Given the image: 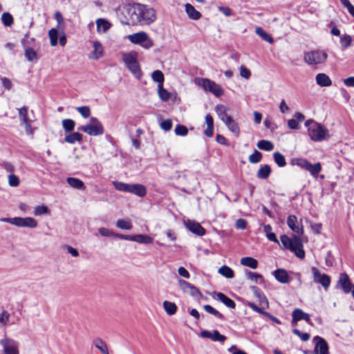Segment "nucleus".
I'll return each mask as SVG.
<instances>
[{
  "mask_svg": "<svg viewBox=\"0 0 354 354\" xmlns=\"http://www.w3.org/2000/svg\"><path fill=\"white\" fill-rule=\"evenodd\" d=\"M98 232L100 235L103 236H112L115 235V233L111 231L110 230L105 227H100L98 229Z\"/></svg>",
  "mask_w": 354,
  "mask_h": 354,
  "instance_id": "338daca9",
  "label": "nucleus"
},
{
  "mask_svg": "<svg viewBox=\"0 0 354 354\" xmlns=\"http://www.w3.org/2000/svg\"><path fill=\"white\" fill-rule=\"evenodd\" d=\"M76 110L84 118H88L91 115V109L88 106H78L76 108Z\"/></svg>",
  "mask_w": 354,
  "mask_h": 354,
  "instance_id": "5fc2aeb1",
  "label": "nucleus"
},
{
  "mask_svg": "<svg viewBox=\"0 0 354 354\" xmlns=\"http://www.w3.org/2000/svg\"><path fill=\"white\" fill-rule=\"evenodd\" d=\"M163 308L166 313L169 315L175 314L177 310L176 305L174 303L168 301H165L163 302Z\"/></svg>",
  "mask_w": 354,
  "mask_h": 354,
  "instance_id": "ea45409f",
  "label": "nucleus"
},
{
  "mask_svg": "<svg viewBox=\"0 0 354 354\" xmlns=\"http://www.w3.org/2000/svg\"><path fill=\"white\" fill-rule=\"evenodd\" d=\"M160 128L164 131H169L172 128V122L170 119L162 120L160 122Z\"/></svg>",
  "mask_w": 354,
  "mask_h": 354,
  "instance_id": "0e129e2a",
  "label": "nucleus"
},
{
  "mask_svg": "<svg viewBox=\"0 0 354 354\" xmlns=\"http://www.w3.org/2000/svg\"><path fill=\"white\" fill-rule=\"evenodd\" d=\"M255 32L257 35H258L259 37H261L263 40L266 41L272 44L274 40L272 37L268 34L262 28L257 27L255 29Z\"/></svg>",
  "mask_w": 354,
  "mask_h": 354,
  "instance_id": "c9c22d12",
  "label": "nucleus"
},
{
  "mask_svg": "<svg viewBox=\"0 0 354 354\" xmlns=\"http://www.w3.org/2000/svg\"><path fill=\"white\" fill-rule=\"evenodd\" d=\"M262 159V154L257 150H254L252 154H251L248 160L250 163L255 164L259 162Z\"/></svg>",
  "mask_w": 354,
  "mask_h": 354,
  "instance_id": "603ef678",
  "label": "nucleus"
},
{
  "mask_svg": "<svg viewBox=\"0 0 354 354\" xmlns=\"http://www.w3.org/2000/svg\"><path fill=\"white\" fill-rule=\"evenodd\" d=\"M152 80L158 83V85H163L164 82V75L162 71L159 70L154 71L151 74Z\"/></svg>",
  "mask_w": 354,
  "mask_h": 354,
  "instance_id": "49530a36",
  "label": "nucleus"
},
{
  "mask_svg": "<svg viewBox=\"0 0 354 354\" xmlns=\"http://www.w3.org/2000/svg\"><path fill=\"white\" fill-rule=\"evenodd\" d=\"M185 225L190 232L196 235L203 236L205 234V230L197 222L187 220L185 221Z\"/></svg>",
  "mask_w": 354,
  "mask_h": 354,
  "instance_id": "4468645a",
  "label": "nucleus"
},
{
  "mask_svg": "<svg viewBox=\"0 0 354 354\" xmlns=\"http://www.w3.org/2000/svg\"><path fill=\"white\" fill-rule=\"evenodd\" d=\"M127 13L132 24L149 25L156 19L155 10L144 4L129 5Z\"/></svg>",
  "mask_w": 354,
  "mask_h": 354,
  "instance_id": "f257e3e1",
  "label": "nucleus"
},
{
  "mask_svg": "<svg viewBox=\"0 0 354 354\" xmlns=\"http://www.w3.org/2000/svg\"><path fill=\"white\" fill-rule=\"evenodd\" d=\"M342 4L346 7L349 14L354 17V6L348 0H339Z\"/></svg>",
  "mask_w": 354,
  "mask_h": 354,
  "instance_id": "e2e57ef3",
  "label": "nucleus"
},
{
  "mask_svg": "<svg viewBox=\"0 0 354 354\" xmlns=\"http://www.w3.org/2000/svg\"><path fill=\"white\" fill-rule=\"evenodd\" d=\"M66 182L73 188L80 190L84 189L85 188L84 182L79 178L68 177L66 178Z\"/></svg>",
  "mask_w": 354,
  "mask_h": 354,
  "instance_id": "cd10ccee",
  "label": "nucleus"
},
{
  "mask_svg": "<svg viewBox=\"0 0 354 354\" xmlns=\"http://www.w3.org/2000/svg\"><path fill=\"white\" fill-rule=\"evenodd\" d=\"M132 241H136L140 243H151L153 242V239L145 234H136L133 235Z\"/></svg>",
  "mask_w": 354,
  "mask_h": 354,
  "instance_id": "72a5a7b5",
  "label": "nucleus"
},
{
  "mask_svg": "<svg viewBox=\"0 0 354 354\" xmlns=\"http://www.w3.org/2000/svg\"><path fill=\"white\" fill-rule=\"evenodd\" d=\"M316 83L320 86H330L332 81L325 73H318L315 77Z\"/></svg>",
  "mask_w": 354,
  "mask_h": 354,
  "instance_id": "b1692460",
  "label": "nucleus"
},
{
  "mask_svg": "<svg viewBox=\"0 0 354 354\" xmlns=\"http://www.w3.org/2000/svg\"><path fill=\"white\" fill-rule=\"evenodd\" d=\"M11 224L21 227L35 228L38 223L37 221L32 217H14L12 218Z\"/></svg>",
  "mask_w": 354,
  "mask_h": 354,
  "instance_id": "9d476101",
  "label": "nucleus"
},
{
  "mask_svg": "<svg viewBox=\"0 0 354 354\" xmlns=\"http://www.w3.org/2000/svg\"><path fill=\"white\" fill-rule=\"evenodd\" d=\"M48 212V208L45 205H38L35 207L34 209L35 216H41L42 214H47Z\"/></svg>",
  "mask_w": 354,
  "mask_h": 354,
  "instance_id": "13d9d810",
  "label": "nucleus"
},
{
  "mask_svg": "<svg viewBox=\"0 0 354 354\" xmlns=\"http://www.w3.org/2000/svg\"><path fill=\"white\" fill-rule=\"evenodd\" d=\"M62 124L66 132H71L75 129V122L72 119H64Z\"/></svg>",
  "mask_w": 354,
  "mask_h": 354,
  "instance_id": "37998d69",
  "label": "nucleus"
},
{
  "mask_svg": "<svg viewBox=\"0 0 354 354\" xmlns=\"http://www.w3.org/2000/svg\"><path fill=\"white\" fill-rule=\"evenodd\" d=\"M185 11L188 17L194 20H198L201 18V14L196 10L195 8L189 3L185 4Z\"/></svg>",
  "mask_w": 354,
  "mask_h": 354,
  "instance_id": "bb28decb",
  "label": "nucleus"
},
{
  "mask_svg": "<svg viewBox=\"0 0 354 354\" xmlns=\"http://www.w3.org/2000/svg\"><path fill=\"white\" fill-rule=\"evenodd\" d=\"M82 140V135L79 132H73L67 135L64 138V142L69 144H74L76 142H80Z\"/></svg>",
  "mask_w": 354,
  "mask_h": 354,
  "instance_id": "2f4dec72",
  "label": "nucleus"
},
{
  "mask_svg": "<svg viewBox=\"0 0 354 354\" xmlns=\"http://www.w3.org/2000/svg\"><path fill=\"white\" fill-rule=\"evenodd\" d=\"M274 278L281 283H288L290 281V278L288 272L284 269H277L273 272Z\"/></svg>",
  "mask_w": 354,
  "mask_h": 354,
  "instance_id": "aec40b11",
  "label": "nucleus"
},
{
  "mask_svg": "<svg viewBox=\"0 0 354 354\" xmlns=\"http://www.w3.org/2000/svg\"><path fill=\"white\" fill-rule=\"evenodd\" d=\"M288 227L296 234H302L304 232L303 227L298 222L297 218L295 215H290L287 219Z\"/></svg>",
  "mask_w": 354,
  "mask_h": 354,
  "instance_id": "2eb2a0df",
  "label": "nucleus"
},
{
  "mask_svg": "<svg viewBox=\"0 0 354 354\" xmlns=\"http://www.w3.org/2000/svg\"><path fill=\"white\" fill-rule=\"evenodd\" d=\"M228 108L223 104H218L215 106V111L217 113L220 120H221L224 123L230 119L232 117L227 114V111Z\"/></svg>",
  "mask_w": 354,
  "mask_h": 354,
  "instance_id": "4be33fe9",
  "label": "nucleus"
},
{
  "mask_svg": "<svg viewBox=\"0 0 354 354\" xmlns=\"http://www.w3.org/2000/svg\"><path fill=\"white\" fill-rule=\"evenodd\" d=\"M293 333L298 336L302 341L306 342L310 339V335L307 333H301L299 330L295 328L292 330Z\"/></svg>",
  "mask_w": 354,
  "mask_h": 354,
  "instance_id": "680f3d73",
  "label": "nucleus"
},
{
  "mask_svg": "<svg viewBox=\"0 0 354 354\" xmlns=\"http://www.w3.org/2000/svg\"><path fill=\"white\" fill-rule=\"evenodd\" d=\"M78 129L93 136H101L104 132L102 122L95 117H91L87 124L80 127Z\"/></svg>",
  "mask_w": 354,
  "mask_h": 354,
  "instance_id": "7ed1b4c3",
  "label": "nucleus"
},
{
  "mask_svg": "<svg viewBox=\"0 0 354 354\" xmlns=\"http://www.w3.org/2000/svg\"><path fill=\"white\" fill-rule=\"evenodd\" d=\"M203 308L207 313L215 316L216 317H218L220 319H224V316L210 305H205Z\"/></svg>",
  "mask_w": 354,
  "mask_h": 354,
  "instance_id": "09e8293b",
  "label": "nucleus"
},
{
  "mask_svg": "<svg viewBox=\"0 0 354 354\" xmlns=\"http://www.w3.org/2000/svg\"><path fill=\"white\" fill-rule=\"evenodd\" d=\"M116 226L122 230H129L132 228V223L129 219H119L116 222Z\"/></svg>",
  "mask_w": 354,
  "mask_h": 354,
  "instance_id": "79ce46f5",
  "label": "nucleus"
},
{
  "mask_svg": "<svg viewBox=\"0 0 354 354\" xmlns=\"http://www.w3.org/2000/svg\"><path fill=\"white\" fill-rule=\"evenodd\" d=\"M240 75L245 79H249L251 76V73L245 66H241L240 67Z\"/></svg>",
  "mask_w": 354,
  "mask_h": 354,
  "instance_id": "774afa93",
  "label": "nucleus"
},
{
  "mask_svg": "<svg viewBox=\"0 0 354 354\" xmlns=\"http://www.w3.org/2000/svg\"><path fill=\"white\" fill-rule=\"evenodd\" d=\"M19 117L21 121V124L24 123H27L28 122L31 121V120L28 117V107L23 106L20 109H18Z\"/></svg>",
  "mask_w": 354,
  "mask_h": 354,
  "instance_id": "e433bc0d",
  "label": "nucleus"
},
{
  "mask_svg": "<svg viewBox=\"0 0 354 354\" xmlns=\"http://www.w3.org/2000/svg\"><path fill=\"white\" fill-rule=\"evenodd\" d=\"M337 286L341 287L345 293H349L351 291L353 285L351 284L348 276L346 273H342L339 275L337 281Z\"/></svg>",
  "mask_w": 354,
  "mask_h": 354,
  "instance_id": "dca6fc26",
  "label": "nucleus"
},
{
  "mask_svg": "<svg viewBox=\"0 0 354 354\" xmlns=\"http://www.w3.org/2000/svg\"><path fill=\"white\" fill-rule=\"evenodd\" d=\"M95 346L102 353V354H109L108 347L106 343L102 341L101 339L98 338L94 341Z\"/></svg>",
  "mask_w": 354,
  "mask_h": 354,
  "instance_id": "58836bf2",
  "label": "nucleus"
},
{
  "mask_svg": "<svg viewBox=\"0 0 354 354\" xmlns=\"http://www.w3.org/2000/svg\"><path fill=\"white\" fill-rule=\"evenodd\" d=\"M127 39L133 44L140 45L144 48L148 49L153 46V41L148 35L143 31L129 35Z\"/></svg>",
  "mask_w": 354,
  "mask_h": 354,
  "instance_id": "423d86ee",
  "label": "nucleus"
},
{
  "mask_svg": "<svg viewBox=\"0 0 354 354\" xmlns=\"http://www.w3.org/2000/svg\"><path fill=\"white\" fill-rule=\"evenodd\" d=\"M313 341L315 342L314 349L315 354H329L328 346L324 339L319 336H315Z\"/></svg>",
  "mask_w": 354,
  "mask_h": 354,
  "instance_id": "ddd939ff",
  "label": "nucleus"
},
{
  "mask_svg": "<svg viewBox=\"0 0 354 354\" xmlns=\"http://www.w3.org/2000/svg\"><path fill=\"white\" fill-rule=\"evenodd\" d=\"M214 298L221 301L230 308L234 309L236 307L235 302L222 292L216 293Z\"/></svg>",
  "mask_w": 354,
  "mask_h": 354,
  "instance_id": "412c9836",
  "label": "nucleus"
},
{
  "mask_svg": "<svg viewBox=\"0 0 354 354\" xmlns=\"http://www.w3.org/2000/svg\"><path fill=\"white\" fill-rule=\"evenodd\" d=\"M308 129V136L315 142H321L328 136V131L323 125L313 120H308L305 122Z\"/></svg>",
  "mask_w": 354,
  "mask_h": 354,
  "instance_id": "f03ea898",
  "label": "nucleus"
},
{
  "mask_svg": "<svg viewBox=\"0 0 354 354\" xmlns=\"http://www.w3.org/2000/svg\"><path fill=\"white\" fill-rule=\"evenodd\" d=\"M48 36L50 38V43L52 46H55L57 44L58 32L56 28H51L48 31Z\"/></svg>",
  "mask_w": 354,
  "mask_h": 354,
  "instance_id": "de8ad7c7",
  "label": "nucleus"
},
{
  "mask_svg": "<svg viewBox=\"0 0 354 354\" xmlns=\"http://www.w3.org/2000/svg\"><path fill=\"white\" fill-rule=\"evenodd\" d=\"M271 173V168L269 165L261 166L259 169L257 176L261 179H267Z\"/></svg>",
  "mask_w": 354,
  "mask_h": 354,
  "instance_id": "7c9ffc66",
  "label": "nucleus"
},
{
  "mask_svg": "<svg viewBox=\"0 0 354 354\" xmlns=\"http://www.w3.org/2000/svg\"><path fill=\"white\" fill-rule=\"evenodd\" d=\"M292 324L293 325L296 324L301 319H304L307 322H310V316L308 313H304L302 310L299 308H296L292 312Z\"/></svg>",
  "mask_w": 354,
  "mask_h": 354,
  "instance_id": "a211bd4d",
  "label": "nucleus"
},
{
  "mask_svg": "<svg viewBox=\"0 0 354 354\" xmlns=\"http://www.w3.org/2000/svg\"><path fill=\"white\" fill-rule=\"evenodd\" d=\"M306 170L308 171L313 176L317 177L319 173L322 170L321 164L319 162H317L314 165H312L310 162Z\"/></svg>",
  "mask_w": 354,
  "mask_h": 354,
  "instance_id": "4c0bfd02",
  "label": "nucleus"
},
{
  "mask_svg": "<svg viewBox=\"0 0 354 354\" xmlns=\"http://www.w3.org/2000/svg\"><path fill=\"white\" fill-rule=\"evenodd\" d=\"M218 272L227 279H232L234 277L233 270L227 266H223L219 268Z\"/></svg>",
  "mask_w": 354,
  "mask_h": 354,
  "instance_id": "473e14b6",
  "label": "nucleus"
},
{
  "mask_svg": "<svg viewBox=\"0 0 354 354\" xmlns=\"http://www.w3.org/2000/svg\"><path fill=\"white\" fill-rule=\"evenodd\" d=\"M158 95L163 102H167L170 98V93L163 88V85H158Z\"/></svg>",
  "mask_w": 354,
  "mask_h": 354,
  "instance_id": "8fccbe9b",
  "label": "nucleus"
},
{
  "mask_svg": "<svg viewBox=\"0 0 354 354\" xmlns=\"http://www.w3.org/2000/svg\"><path fill=\"white\" fill-rule=\"evenodd\" d=\"M313 281L315 283L322 285L325 290H328L330 285V277L326 274L322 273L316 267L311 268Z\"/></svg>",
  "mask_w": 354,
  "mask_h": 354,
  "instance_id": "6e6552de",
  "label": "nucleus"
},
{
  "mask_svg": "<svg viewBox=\"0 0 354 354\" xmlns=\"http://www.w3.org/2000/svg\"><path fill=\"white\" fill-rule=\"evenodd\" d=\"M122 60L135 77L140 80L142 77V71L136 57L131 53L123 54Z\"/></svg>",
  "mask_w": 354,
  "mask_h": 354,
  "instance_id": "20e7f679",
  "label": "nucleus"
},
{
  "mask_svg": "<svg viewBox=\"0 0 354 354\" xmlns=\"http://www.w3.org/2000/svg\"><path fill=\"white\" fill-rule=\"evenodd\" d=\"M201 336L202 337L208 338L214 342H223L226 339V337L220 334L216 330L212 332L209 330H203L201 332Z\"/></svg>",
  "mask_w": 354,
  "mask_h": 354,
  "instance_id": "f3484780",
  "label": "nucleus"
},
{
  "mask_svg": "<svg viewBox=\"0 0 354 354\" xmlns=\"http://www.w3.org/2000/svg\"><path fill=\"white\" fill-rule=\"evenodd\" d=\"M1 20H2L3 24L6 26H10L13 24V17L8 12L3 13V15L1 16Z\"/></svg>",
  "mask_w": 354,
  "mask_h": 354,
  "instance_id": "864d4df0",
  "label": "nucleus"
},
{
  "mask_svg": "<svg viewBox=\"0 0 354 354\" xmlns=\"http://www.w3.org/2000/svg\"><path fill=\"white\" fill-rule=\"evenodd\" d=\"M273 158L275 163L279 167H283L286 166V161L284 156L281 153L277 151L273 153Z\"/></svg>",
  "mask_w": 354,
  "mask_h": 354,
  "instance_id": "a19ab883",
  "label": "nucleus"
},
{
  "mask_svg": "<svg viewBox=\"0 0 354 354\" xmlns=\"http://www.w3.org/2000/svg\"><path fill=\"white\" fill-rule=\"evenodd\" d=\"M327 54L323 50H316L305 53L304 61L309 65L323 64L327 59Z\"/></svg>",
  "mask_w": 354,
  "mask_h": 354,
  "instance_id": "39448f33",
  "label": "nucleus"
},
{
  "mask_svg": "<svg viewBox=\"0 0 354 354\" xmlns=\"http://www.w3.org/2000/svg\"><path fill=\"white\" fill-rule=\"evenodd\" d=\"M196 81L197 84L205 91L211 92L216 97H220L223 94L222 88L214 81L207 78L198 79Z\"/></svg>",
  "mask_w": 354,
  "mask_h": 354,
  "instance_id": "0eeeda50",
  "label": "nucleus"
},
{
  "mask_svg": "<svg viewBox=\"0 0 354 354\" xmlns=\"http://www.w3.org/2000/svg\"><path fill=\"white\" fill-rule=\"evenodd\" d=\"M281 242L283 244V245L286 248L292 251V241L291 239H290L287 235L283 234L281 235L280 237Z\"/></svg>",
  "mask_w": 354,
  "mask_h": 354,
  "instance_id": "6e6d98bb",
  "label": "nucleus"
},
{
  "mask_svg": "<svg viewBox=\"0 0 354 354\" xmlns=\"http://www.w3.org/2000/svg\"><path fill=\"white\" fill-rule=\"evenodd\" d=\"M97 31L98 32H105L111 26V24L104 19L100 18L96 20Z\"/></svg>",
  "mask_w": 354,
  "mask_h": 354,
  "instance_id": "c85d7f7f",
  "label": "nucleus"
},
{
  "mask_svg": "<svg viewBox=\"0 0 354 354\" xmlns=\"http://www.w3.org/2000/svg\"><path fill=\"white\" fill-rule=\"evenodd\" d=\"M25 56L28 61H33L37 59L36 52L31 48H28L25 50Z\"/></svg>",
  "mask_w": 354,
  "mask_h": 354,
  "instance_id": "bf43d9fd",
  "label": "nucleus"
},
{
  "mask_svg": "<svg viewBox=\"0 0 354 354\" xmlns=\"http://www.w3.org/2000/svg\"><path fill=\"white\" fill-rule=\"evenodd\" d=\"M241 264L249 267L252 269H255L258 266V261L257 259H254L253 257H243L241 259Z\"/></svg>",
  "mask_w": 354,
  "mask_h": 354,
  "instance_id": "c756f323",
  "label": "nucleus"
},
{
  "mask_svg": "<svg viewBox=\"0 0 354 354\" xmlns=\"http://www.w3.org/2000/svg\"><path fill=\"white\" fill-rule=\"evenodd\" d=\"M8 183L11 187H17L19 185V178L15 174L8 176Z\"/></svg>",
  "mask_w": 354,
  "mask_h": 354,
  "instance_id": "69168bd1",
  "label": "nucleus"
},
{
  "mask_svg": "<svg viewBox=\"0 0 354 354\" xmlns=\"http://www.w3.org/2000/svg\"><path fill=\"white\" fill-rule=\"evenodd\" d=\"M178 284L180 288L185 292L189 293L193 297H200L201 296V292L196 286L192 285V283L183 280L179 279Z\"/></svg>",
  "mask_w": 354,
  "mask_h": 354,
  "instance_id": "f8f14e48",
  "label": "nucleus"
},
{
  "mask_svg": "<svg viewBox=\"0 0 354 354\" xmlns=\"http://www.w3.org/2000/svg\"><path fill=\"white\" fill-rule=\"evenodd\" d=\"M0 344L5 354H19V343L17 341L5 337L0 340Z\"/></svg>",
  "mask_w": 354,
  "mask_h": 354,
  "instance_id": "1a4fd4ad",
  "label": "nucleus"
},
{
  "mask_svg": "<svg viewBox=\"0 0 354 354\" xmlns=\"http://www.w3.org/2000/svg\"><path fill=\"white\" fill-rule=\"evenodd\" d=\"M129 193L133 194L140 197H143L147 194V189L141 184H131L130 185Z\"/></svg>",
  "mask_w": 354,
  "mask_h": 354,
  "instance_id": "5701e85b",
  "label": "nucleus"
},
{
  "mask_svg": "<svg viewBox=\"0 0 354 354\" xmlns=\"http://www.w3.org/2000/svg\"><path fill=\"white\" fill-rule=\"evenodd\" d=\"M257 146L259 149L264 150L266 151H270L274 147L272 142L266 140H261L259 141L257 144Z\"/></svg>",
  "mask_w": 354,
  "mask_h": 354,
  "instance_id": "f704fd0d",
  "label": "nucleus"
},
{
  "mask_svg": "<svg viewBox=\"0 0 354 354\" xmlns=\"http://www.w3.org/2000/svg\"><path fill=\"white\" fill-rule=\"evenodd\" d=\"M246 277L248 279H250L251 281H254L255 283H263V276L260 274H258L257 272H252L251 271H247L246 272Z\"/></svg>",
  "mask_w": 354,
  "mask_h": 354,
  "instance_id": "c03bdc74",
  "label": "nucleus"
},
{
  "mask_svg": "<svg viewBox=\"0 0 354 354\" xmlns=\"http://www.w3.org/2000/svg\"><path fill=\"white\" fill-rule=\"evenodd\" d=\"M93 51L91 53V58L93 59H97L103 55V47L101 43L98 41L93 42Z\"/></svg>",
  "mask_w": 354,
  "mask_h": 354,
  "instance_id": "a878e982",
  "label": "nucleus"
},
{
  "mask_svg": "<svg viewBox=\"0 0 354 354\" xmlns=\"http://www.w3.org/2000/svg\"><path fill=\"white\" fill-rule=\"evenodd\" d=\"M309 163L310 162H308L306 159L304 158H293L292 160V165H297L301 168H304L305 169H307Z\"/></svg>",
  "mask_w": 354,
  "mask_h": 354,
  "instance_id": "3c124183",
  "label": "nucleus"
},
{
  "mask_svg": "<svg viewBox=\"0 0 354 354\" xmlns=\"http://www.w3.org/2000/svg\"><path fill=\"white\" fill-rule=\"evenodd\" d=\"M174 131L177 136H185L187 134L188 129L184 125L178 124L176 127Z\"/></svg>",
  "mask_w": 354,
  "mask_h": 354,
  "instance_id": "4d7b16f0",
  "label": "nucleus"
},
{
  "mask_svg": "<svg viewBox=\"0 0 354 354\" xmlns=\"http://www.w3.org/2000/svg\"><path fill=\"white\" fill-rule=\"evenodd\" d=\"M250 289L252 290L253 295L258 299L259 304L268 307V300L263 292L258 287L254 286H251Z\"/></svg>",
  "mask_w": 354,
  "mask_h": 354,
  "instance_id": "6ab92c4d",
  "label": "nucleus"
},
{
  "mask_svg": "<svg viewBox=\"0 0 354 354\" xmlns=\"http://www.w3.org/2000/svg\"><path fill=\"white\" fill-rule=\"evenodd\" d=\"M113 185L115 189L120 192H129L130 185L120 181H113Z\"/></svg>",
  "mask_w": 354,
  "mask_h": 354,
  "instance_id": "a18cd8bd",
  "label": "nucleus"
},
{
  "mask_svg": "<svg viewBox=\"0 0 354 354\" xmlns=\"http://www.w3.org/2000/svg\"><path fill=\"white\" fill-rule=\"evenodd\" d=\"M352 39L350 35H344L340 39V43L342 47L348 48L351 45Z\"/></svg>",
  "mask_w": 354,
  "mask_h": 354,
  "instance_id": "052dcab7",
  "label": "nucleus"
},
{
  "mask_svg": "<svg viewBox=\"0 0 354 354\" xmlns=\"http://www.w3.org/2000/svg\"><path fill=\"white\" fill-rule=\"evenodd\" d=\"M225 124L227 127V129L233 133V134L238 137L240 133V128L238 122H236L232 118L228 119L227 122H225Z\"/></svg>",
  "mask_w": 354,
  "mask_h": 354,
  "instance_id": "393cba45",
  "label": "nucleus"
},
{
  "mask_svg": "<svg viewBox=\"0 0 354 354\" xmlns=\"http://www.w3.org/2000/svg\"><path fill=\"white\" fill-rule=\"evenodd\" d=\"M301 234H296L293 235L292 241V252H295V255L300 258L303 259L305 257V252L303 250V244L301 239Z\"/></svg>",
  "mask_w": 354,
  "mask_h": 354,
  "instance_id": "9b49d317",
  "label": "nucleus"
}]
</instances>
